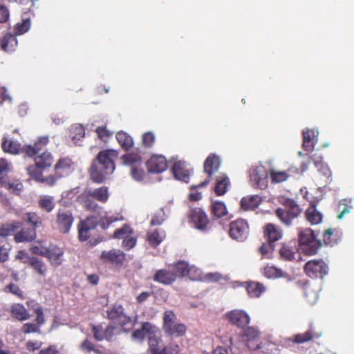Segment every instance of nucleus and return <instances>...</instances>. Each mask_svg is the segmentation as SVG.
Listing matches in <instances>:
<instances>
[{
  "label": "nucleus",
  "instance_id": "obj_1",
  "mask_svg": "<svg viewBox=\"0 0 354 354\" xmlns=\"http://www.w3.org/2000/svg\"><path fill=\"white\" fill-rule=\"evenodd\" d=\"M115 150L100 152L90 168L91 179L97 183L103 182L115 170L114 160L118 157Z\"/></svg>",
  "mask_w": 354,
  "mask_h": 354
},
{
  "label": "nucleus",
  "instance_id": "obj_2",
  "mask_svg": "<svg viewBox=\"0 0 354 354\" xmlns=\"http://www.w3.org/2000/svg\"><path fill=\"white\" fill-rule=\"evenodd\" d=\"M48 142V138L47 136L39 138L33 145H26L24 147H21V145L15 140H5L2 142V148L4 151L12 154L24 153L26 156L32 157L37 155L39 151L42 150Z\"/></svg>",
  "mask_w": 354,
  "mask_h": 354
},
{
  "label": "nucleus",
  "instance_id": "obj_3",
  "mask_svg": "<svg viewBox=\"0 0 354 354\" xmlns=\"http://www.w3.org/2000/svg\"><path fill=\"white\" fill-rule=\"evenodd\" d=\"M279 201L283 204L287 209L278 208L276 210V216L282 223L286 225H290L292 220L300 214L301 209L292 199L281 196L279 198Z\"/></svg>",
  "mask_w": 354,
  "mask_h": 354
},
{
  "label": "nucleus",
  "instance_id": "obj_4",
  "mask_svg": "<svg viewBox=\"0 0 354 354\" xmlns=\"http://www.w3.org/2000/svg\"><path fill=\"white\" fill-rule=\"evenodd\" d=\"M90 198L105 203L109 198L108 187H101L95 189H86L79 196L80 202L86 209L95 210L97 205Z\"/></svg>",
  "mask_w": 354,
  "mask_h": 354
},
{
  "label": "nucleus",
  "instance_id": "obj_5",
  "mask_svg": "<svg viewBox=\"0 0 354 354\" xmlns=\"http://www.w3.org/2000/svg\"><path fill=\"white\" fill-rule=\"evenodd\" d=\"M320 246L321 243L312 230L306 228L299 231V250L302 252L309 256L315 255Z\"/></svg>",
  "mask_w": 354,
  "mask_h": 354
},
{
  "label": "nucleus",
  "instance_id": "obj_6",
  "mask_svg": "<svg viewBox=\"0 0 354 354\" xmlns=\"http://www.w3.org/2000/svg\"><path fill=\"white\" fill-rule=\"evenodd\" d=\"M176 316L171 311H167L164 314L163 328L169 335L180 337L185 334V326L175 321Z\"/></svg>",
  "mask_w": 354,
  "mask_h": 354
},
{
  "label": "nucleus",
  "instance_id": "obj_7",
  "mask_svg": "<svg viewBox=\"0 0 354 354\" xmlns=\"http://www.w3.org/2000/svg\"><path fill=\"white\" fill-rule=\"evenodd\" d=\"M305 272L312 278L321 277L328 274V267L322 259L311 260L305 264Z\"/></svg>",
  "mask_w": 354,
  "mask_h": 354
},
{
  "label": "nucleus",
  "instance_id": "obj_8",
  "mask_svg": "<svg viewBox=\"0 0 354 354\" xmlns=\"http://www.w3.org/2000/svg\"><path fill=\"white\" fill-rule=\"evenodd\" d=\"M248 224L245 220L239 219L231 223L230 234L232 239L243 241L248 237Z\"/></svg>",
  "mask_w": 354,
  "mask_h": 354
},
{
  "label": "nucleus",
  "instance_id": "obj_9",
  "mask_svg": "<svg viewBox=\"0 0 354 354\" xmlns=\"http://www.w3.org/2000/svg\"><path fill=\"white\" fill-rule=\"evenodd\" d=\"M107 316L110 319L115 320L122 327L129 324L131 327L133 326L131 317L124 313V309L121 305H114L107 311Z\"/></svg>",
  "mask_w": 354,
  "mask_h": 354
},
{
  "label": "nucleus",
  "instance_id": "obj_10",
  "mask_svg": "<svg viewBox=\"0 0 354 354\" xmlns=\"http://www.w3.org/2000/svg\"><path fill=\"white\" fill-rule=\"evenodd\" d=\"M73 222V217L69 210L59 209L57 214V223L61 232L63 233L68 232Z\"/></svg>",
  "mask_w": 354,
  "mask_h": 354
},
{
  "label": "nucleus",
  "instance_id": "obj_11",
  "mask_svg": "<svg viewBox=\"0 0 354 354\" xmlns=\"http://www.w3.org/2000/svg\"><path fill=\"white\" fill-rule=\"evenodd\" d=\"M226 317L232 324L240 328L248 325L250 320L248 313L241 310H233L226 314Z\"/></svg>",
  "mask_w": 354,
  "mask_h": 354
},
{
  "label": "nucleus",
  "instance_id": "obj_12",
  "mask_svg": "<svg viewBox=\"0 0 354 354\" xmlns=\"http://www.w3.org/2000/svg\"><path fill=\"white\" fill-rule=\"evenodd\" d=\"M251 180L259 189H263L268 186L267 174L263 166L254 168L250 174Z\"/></svg>",
  "mask_w": 354,
  "mask_h": 354
},
{
  "label": "nucleus",
  "instance_id": "obj_13",
  "mask_svg": "<svg viewBox=\"0 0 354 354\" xmlns=\"http://www.w3.org/2000/svg\"><path fill=\"white\" fill-rule=\"evenodd\" d=\"M148 171L150 173H161L167 167V162L162 156H153L147 162Z\"/></svg>",
  "mask_w": 354,
  "mask_h": 354
},
{
  "label": "nucleus",
  "instance_id": "obj_14",
  "mask_svg": "<svg viewBox=\"0 0 354 354\" xmlns=\"http://www.w3.org/2000/svg\"><path fill=\"white\" fill-rule=\"evenodd\" d=\"M100 260L106 263L120 264L124 259V254L119 250L103 251L100 257Z\"/></svg>",
  "mask_w": 354,
  "mask_h": 354
},
{
  "label": "nucleus",
  "instance_id": "obj_15",
  "mask_svg": "<svg viewBox=\"0 0 354 354\" xmlns=\"http://www.w3.org/2000/svg\"><path fill=\"white\" fill-rule=\"evenodd\" d=\"M245 341L249 349L256 350L260 347L259 332L254 327H248L244 332Z\"/></svg>",
  "mask_w": 354,
  "mask_h": 354
},
{
  "label": "nucleus",
  "instance_id": "obj_16",
  "mask_svg": "<svg viewBox=\"0 0 354 354\" xmlns=\"http://www.w3.org/2000/svg\"><path fill=\"white\" fill-rule=\"evenodd\" d=\"M157 327L149 322H145L142 325L140 329L136 330L131 335L132 339L136 342H141L145 336L148 337L151 335L156 333Z\"/></svg>",
  "mask_w": 354,
  "mask_h": 354
},
{
  "label": "nucleus",
  "instance_id": "obj_17",
  "mask_svg": "<svg viewBox=\"0 0 354 354\" xmlns=\"http://www.w3.org/2000/svg\"><path fill=\"white\" fill-rule=\"evenodd\" d=\"M302 134L304 149L306 151L312 150L317 142L319 131L313 129H306Z\"/></svg>",
  "mask_w": 354,
  "mask_h": 354
},
{
  "label": "nucleus",
  "instance_id": "obj_18",
  "mask_svg": "<svg viewBox=\"0 0 354 354\" xmlns=\"http://www.w3.org/2000/svg\"><path fill=\"white\" fill-rule=\"evenodd\" d=\"M176 278V274H174L173 270L169 268V269H161L156 271L153 276V280L165 284L169 285L172 283Z\"/></svg>",
  "mask_w": 354,
  "mask_h": 354
},
{
  "label": "nucleus",
  "instance_id": "obj_19",
  "mask_svg": "<svg viewBox=\"0 0 354 354\" xmlns=\"http://www.w3.org/2000/svg\"><path fill=\"white\" fill-rule=\"evenodd\" d=\"M190 216L197 229L201 230L205 229L208 224V218L206 214L201 209L195 208L192 209Z\"/></svg>",
  "mask_w": 354,
  "mask_h": 354
},
{
  "label": "nucleus",
  "instance_id": "obj_20",
  "mask_svg": "<svg viewBox=\"0 0 354 354\" xmlns=\"http://www.w3.org/2000/svg\"><path fill=\"white\" fill-rule=\"evenodd\" d=\"M172 172L175 178L185 183L188 181L190 176L189 169L183 161L176 162L172 167Z\"/></svg>",
  "mask_w": 354,
  "mask_h": 354
},
{
  "label": "nucleus",
  "instance_id": "obj_21",
  "mask_svg": "<svg viewBox=\"0 0 354 354\" xmlns=\"http://www.w3.org/2000/svg\"><path fill=\"white\" fill-rule=\"evenodd\" d=\"M98 219L97 218H88L82 221L79 226V238L81 241H86L88 238V231L95 227Z\"/></svg>",
  "mask_w": 354,
  "mask_h": 354
},
{
  "label": "nucleus",
  "instance_id": "obj_22",
  "mask_svg": "<svg viewBox=\"0 0 354 354\" xmlns=\"http://www.w3.org/2000/svg\"><path fill=\"white\" fill-rule=\"evenodd\" d=\"M56 174L59 177L69 174L73 170V163L69 158H60L55 166Z\"/></svg>",
  "mask_w": 354,
  "mask_h": 354
},
{
  "label": "nucleus",
  "instance_id": "obj_23",
  "mask_svg": "<svg viewBox=\"0 0 354 354\" xmlns=\"http://www.w3.org/2000/svg\"><path fill=\"white\" fill-rule=\"evenodd\" d=\"M165 237V232L162 230H150L147 234V240L152 247H157Z\"/></svg>",
  "mask_w": 354,
  "mask_h": 354
},
{
  "label": "nucleus",
  "instance_id": "obj_24",
  "mask_svg": "<svg viewBox=\"0 0 354 354\" xmlns=\"http://www.w3.org/2000/svg\"><path fill=\"white\" fill-rule=\"evenodd\" d=\"M221 165V160L215 154H210L206 159L204 164V171L211 176L216 171Z\"/></svg>",
  "mask_w": 354,
  "mask_h": 354
},
{
  "label": "nucleus",
  "instance_id": "obj_25",
  "mask_svg": "<svg viewBox=\"0 0 354 354\" xmlns=\"http://www.w3.org/2000/svg\"><path fill=\"white\" fill-rule=\"evenodd\" d=\"M261 202V198L258 195L243 197L241 201V207L244 210H253L257 208Z\"/></svg>",
  "mask_w": 354,
  "mask_h": 354
},
{
  "label": "nucleus",
  "instance_id": "obj_26",
  "mask_svg": "<svg viewBox=\"0 0 354 354\" xmlns=\"http://www.w3.org/2000/svg\"><path fill=\"white\" fill-rule=\"evenodd\" d=\"M265 234L268 241L273 243L281 239L283 232L278 226L269 223L266 227Z\"/></svg>",
  "mask_w": 354,
  "mask_h": 354
},
{
  "label": "nucleus",
  "instance_id": "obj_27",
  "mask_svg": "<svg viewBox=\"0 0 354 354\" xmlns=\"http://www.w3.org/2000/svg\"><path fill=\"white\" fill-rule=\"evenodd\" d=\"M85 136V129L84 127L80 124H74L71 129V139L75 145H82V139Z\"/></svg>",
  "mask_w": 354,
  "mask_h": 354
},
{
  "label": "nucleus",
  "instance_id": "obj_28",
  "mask_svg": "<svg viewBox=\"0 0 354 354\" xmlns=\"http://www.w3.org/2000/svg\"><path fill=\"white\" fill-rule=\"evenodd\" d=\"M149 352L150 354H160L159 344L161 342L160 334L158 328L156 333L151 334L149 337Z\"/></svg>",
  "mask_w": 354,
  "mask_h": 354
},
{
  "label": "nucleus",
  "instance_id": "obj_29",
  "mask_svg": "<svg viewBox=\"0 0 354 354\" xmlns=\"http://www.w3.org/2000/svg\"><path fill=\"white\" fill-rule=\"evenodd\" d=\"M63 254L64 251L62 249L53 247L50 249H48V253L45 257L50 260L53 266H58L62 263Z\"/></svg>",
  "mask_w": 354,
  "mask_h": 354
},
{
  "label": "nucleus",
  "instance_id": "obj_30",
  "mask_svg": "<svg viewBox=\"0 0 354 354\" xmlns=\"http://www.w3.org/2000/svg\"><path fill=\"white\" fill-rule=\"evenodd\" d=\"M216 185L215 187V192L217 195L221 196L226 193L230 185V182L227 176L222 174L216 177Z\"/></svg>",
  "mask_w": 354,
  "mask_h": 354
},
{
  "label": "nucleus",
  "instance_id": "obj_31",
  "mask_svg": "<svg viewBox=\"0 0 354 354\" xmlns=\"http://www.w3.org/2000/svg\"><path fill=\"white\" fill-rule=\"evenodd\" d=\"M17 46V41L15 35H6L1 41V48L6 52L14 51Z\"/></svg>",
  "mask_w": 354,
  "mask_h": 354
},
{
  "label": "nucleus",
  "instance_id": "obj_32",
  "mask_svg": "<svg viewBox=\"0 0 354 354\" xmlns=\"http://www.w3.org/2000/svg\"><path fill=\"white\" fill-rule=\"evenodd\" d=\"M35 230L23 229L15 235V240L17 243L28 242L35 239Z\"/></svg>",
  "mask_w": 354,
  "mask_h": 354
},
{
  "label": "nucleus",
  "instance_id": "obj_33",
  "mask_svg": "<svg viewBox=\"0 0 354 354\" xmlns=\"http://www.w3.org/2000/svg\"><path fill=\"white\" fill-rule=\"evenodd\" d=\"M29 265L39 276H46L47 272V266L41 260L32 257Z\"/></svg>",
  "mask_w": 354,
  "mask_h": 354
},
{
  "label": "nucleus",
  "instance_id": "obj_34",
  "mask_svg": "<svg viewBox=\"0 0 354 354\" xmlns=\"http://www.w3.org/2000/svg\"><path fill=\"white\" fill-rule=\"evenodd\" d=\"M53 161L52 155L48 152H44L35 158V162L41 168H46L51 166Z\"/></svg>",
  "mask_w": 354,
  "mask_h": 354
},
{
  "label": "nucleus",
  "instance_id": "obj_35",
  "mask_svg": "<svg viewBox=\"0 0 354 354\" xmlns=\"http://www.w3.org/2000/svg\"><path fill=\"white\" fill-rule=\"evenodd\" d=\"M263 274L268 278H280V277H287L288 274L283 272L282 270L279 269L274 266H266L263 268L262 271Z\"/></svg>",
  "mask_w": 354,
  "mask_h": 354
},
{
  "label": "nucleus",
  "instance_id": "obj_36",
  "mask_svg": "<svg viewBox=\"0 0 354 354\" xmlns=\"http://www.w3.org/2000/svg\"><path fill=\"white\" fill-rule=\"evenodd\" d=\"M38 205L41 209L47 212H50L55 207L53 197L47 195L40 196L38 201Z\"/></svg>",
  "mask_w": 354,
  "mask_h": 354
},
{
  "label": "nucleus",
  "instance_id": "obj_37",
  "mask_svg": "<svg viewBox=\"0 0 354 354\" xmlns=\"http://www.w3.org/2000/svg\"><path fill=\"white\" fill-rule=\"evenodd\" d=\"M270 178L272 183H280L287 180L290 176L288 171H279L275 169H271L269 171Z\"/></svg>",
  "mask_w": 354,
  "mask_h": 354
},
{
  "label": "nucleus",
  "instance_id": "obj_38",
  "mask_svg": "<svg viewBox=\"0 0 354 354\" xmlns=\"http://www.w3.org/2000/svg\"><path fill=\"white\" fill-rule=\"evenodd\" d=\"M246 289L250 297H259L266 290L262 284L257 282L248 283Z\"/></svg>",
  "mask_w": 354,
  "mask_h": 354
},
{
  "label": "nucleus",
  "instance_id": "obj_39",
  "mask_svg": "<svg viewBox=\"0 0 354 354\" xmlns=\"http://www.w3.org/2000/svg\"><path fill=\"white\" fill-rule=\"evenodd\" d=\"M212 212L217 218L227 214V209L224 203L221 201H213L212 203Z\"/></svg>",
  "mask_w": 354,
  "mask_h": 354
},
{
  "label": "nucleus",
  "instance_id": "obj_40",
  "mask_svg": "<svg viewBox=\"0 0 354 354\" xmlns=\"http://www.w3.org/2000/svg\"><path fill=\"white\" fill-rule=\"evenodd\" d=\"M11 312L13 316L19 320H26L29 317V314L26 309L23 305L19 304L12 306Z\"/></svg>",
  "mask_w": 354,
  "mask_h": 354
},
{
  "label": "nucleus",
  "instance_id": "obj_41",
  "mask_svg": "<svg viewBox=\"0 0 354 354\" xmlns=\"http://www.w3.org/2000/svg\"><path fill=\"white\" fill-rule=\"evenodd\" d=\"M118 143L126 150L133 145L132 138L124 131H120L116 135Z\"/></svg>",
  "mask_w": 354,
  "mask_h": 354
},
{
  "label": "nucleus",
  "instance_id": "obj_42",
  "mask_svg": "<svg viewBox=\"0 0 354 354\" xmlns=\"http://www.w3.org/2000/svg\"><path fill=\"white\" fill-rule=\"evenodd\" d=\"M250 350L247 343L241 341L234 343L231 339V351L233 354H250Z\"/></svg>",
  "mask_w": 354,
  "mask_h": 354
},
{
  "label": "nucleus",
  "instance_id": "obj_43",
  "mask_svg": "<svg viewBox=\"0 0 354 354\" xmlns=\"http://www.w3.org/2000/svg\"><path fill=\"white\" fill-rule=\"evenodd\" d=\"M315 165L318 168V170L320 173H322L324 176L328 178L331 176V172L324 162H322V157H315V156L312 158Z\"/></svg>",
  "mask_w": 354,
  "mask_h": 354
},
{
  "label": "nucleus",
  "instance_id": "obj_44",
  "mask_svg": "<svg viewBox=\"0 0 354 354\" xmlns=\"http://www.w3.org/2000/svg\"><path fill=\"white\" fill-rule=\"evenodd\" d=\"M306 214L307 220L313 225L319 224L322 220V214L314 207L308 209Z\"/></svg>",
  "mask_w": 354,
  "mask_h": 354
},
{
  "label": "nucleus",
  "instance_id": "obj_45",
  "mask_svg": "<svg viewBox=\"0 0 354 354\" xmlns=\"http://www.w3.org/2000/svg\"><path fill=\"white\" fill-rule=\"evenodd\" d=\"M189 266L185 261H179L174 265L171 270L177 276H187Z\"/></svg>",
  "mask_w": 354,
  "mask_h": 354
},
{
  "label": "nucleus",
  "instance_id": "obj_46",
  "mask_svg": "<svg viewBox=\"0 0 354 354\" xmlns=\"http://www.w3.org/2000/svg\"><path fill=\"white\" fill-rule=\"evenodd\" d=\"M30 28V21L29 18L24 17L21 23L16 24L15 31L17 35H22L29 30Z\"/></svg>",
  "mask_w": 354,
  "mask_h": 354
},
{
  "label": "nucleus",
  "instance_id": "obj_47",
  "mask_svg": "<svg viewBox=\"0 0 354 354\" xmlns=\"http://www.w3.org/2000/svg\"><path fill=\"white\" fill-rule=\"evenodd\" d=\"M187 276H188L190 279L194 281H203L204 279V275L201 270L194 266H189Z\"/></svg>",
  "mask_w": 354,
  "mask_h": 354
},
{
  "label": "nucleus",
  "instance_id": "obj_48",
  "mask_svg": "<svg viewBox=\"0 0 354 354\" xmlns=\"http://www.w3.org/2000/svg\"><path fill=\"white\" fill-rule=\"evenodd\" d=\"M122 160L124 165L133 166L140 162L141 157L137 153H131L123 156Z\"/></svg>",
  "mask_w": 354,
  "mask_h": 354
},
{
  "label": "nucleus",
  "instance_id": "obj_49",
  "mask_svg": "<svg viewBox=\"0 0 354 354\" xmlns=\"http://www.w3.org/2000/svg\"><path fill=\"white\" fill-rule=\"evenodd\" d=\"M2 185H3L6 188H8L10 192L15 193L16 194H19L20 192L23 189L22 183L18 180H14L12 182H1Z\"/></svg>",
  "mask_w": 354,
  "mask_h": 354
},
{
  "label": "nucleus",
  "instance_id": "obj_50",
  "mask_svg": "<svg viewBox=\"0 0 354 354\" xmlns=\"http://www.w3.org/2000/svg\"><path fill=\"white\" fill-rule=\"evenodd\" d=\"M281 257L285 260L292 261L295 257V249L289 245H283L280 249Z\"/></svg>",
  "mask_w": 354,
  "mask_h": 354
},
{
  "label": "nucleus",
  "instance_id": "obj_51",
  "mask_svg": "<svg viewBox=\"0 0 354 354\" xmlns=\"http://www.w3.org/2000/svg\"><path fill=\"white\" fill-rule=\"evenodd\" d=\"M305 296L308 301L311 304H315L319 299L317 291L308 286L305 288Z\"/></svg>",
  "mask_w": 354,
  "mask_h": 354
},
{
  "label": "nucleus",
  "instance_id": "obj_52",
  "mask_svg": "<svg viewBox=\"0 0 354 354\" xmlns=\"http://www.w3.org/2000/svg\"><path fill=\"white\" fill-rule=\"evenodd\" d=\"M30 251L35 254L45 257L48 253V248L44 246L41 243L37 242L31 245Z\"/></svg>",
  "mask_w": 354,
  "mask_h": 354
},
{
  "label": "nucleus",
  "instance_id": "obj_53",
  "mask_svg": "<svg viewBox=\"0 0 354 354\" xmlns=\"http://www.w3.org/2000/svg\"><path fill=\"white\" fill-rule=\"evenodd\" d=\"M120 220H122V217L121 216H119V215H116V216H104V217L101 218L100 221L101 223L102 227L103 228H106L112 223H113L115 221H120Z\"/></svg>",
  "mask_w": 354,
  "mask_h": 354
},
{
  "label": "nucleus",
  "instance_id": "obj_54",
  "mask_svg": "<svg viewBox=\"0 0 354 354\" xmlns=\"http://www.w3.org/2000/svg\"><path fill=\"white\" fill-rule=\"evenodd\" d=\"M39 167L35 164V165L29 166L27 168V171L30 176L36 180H42L41 179V171L39 169Z\"/></svg>",
  "mask_w": 354,
  "mask_h": 354
},
{
  "label": "nucleus",
  "instance_id": "obj_55",
  "mask_svg": "<svg viewBox=\"0 0 354 354\" xmlns=\"http://www.w3.org/2000/svg\"><path fill=\"white\" fill-rule=\"evenodd\" d=\"M131 233V230L128 225H124L123 227L117 230L114 232V238L115 239H126L128 238L129 236Z\"/></svg>",
  "mask_w": 354,
  "mask_h": 354
},
{
  "label": "nucleus",
  "instance_id": "obj_56",
  "mask_svg": "<svg viewBox=\"0 0 354 354\" xmlns=\"http://www.w3.org/2000/svg\"><path fill=\"white\" fill-rule=\"evenodd\" d=\"M24 219L32 224L35 228L38 227L41 223L40 218L36 213H27Z\"/></svg>",
  "mask_w": 354,
  "mask_h": 354
},
{
  "label": "nucleus",
  "instance_id": "obj_57",
  "mask_svg": "<svg viewBox=\"0 0 354 354\" xmlns=\"http://www.w3.org/2000/svg\"><path fill=\"white\" fill-rule=\"evenodd\" d=\"M165 212L161 209L154 214L150 222L151 225H160L165 221Z\"/></svg>",
  "mask_w": 354,
  "mask_h": 354
},
{
  "label": "nucleus",
  "instance_id": "obj_58",
  "mask_svg": "<svg viewBox=\"0 0 354 354\" xmlns=\"http://www.w3.org/2000/svg\"><path fill=\"white\" fill-rule=\"evenodd\" d=\"M272 242L263 243L261 247L259 249V251L262 256L266 257V258H270L271 257V253L273 250V244Z\"/></svg>",
  "mask_w": 354,
  "mask_h": 354
},
{
  "label": "nucleus",
  "instance_id": "obj_59",
  "mask_svg": "<svg viewBox=\"0 0 354 354\" xmlns=\"http://www.w3.org/2000/svg\"><path fill=\"white\" fill-rule=\"evenodd\" d=\"M6 290L12 294L17 295L19 298H24L23 292L21 290L19 286L15 283H10L6 286Z\"/></svg>",
  "mask_w": 354,
  "mask_h": 354
},
{
  "label": "nucleus",
  "instance_id": "obj_60",
  "mask_svg": "<svg viewBox=\"0 0 354 354\" xmlns=\"http://www.w3.org/2000/svg\"><path fill=\"white\" fill-rule=\"evenodd\" d=\"M93 332L95 338L98 341L107 338V335L104 333L102 326H93Z\"/></svg>",
  "mask_w": 354,
  "mask_h": 354
},
{
  "label": "nucleus",
  "instance_id": "obj_61",
  "mask_svg": "<svg viewBox=\"0 0 354 354\" xmlns=\"http://www.w3.org/2000/svg\"><path fill=\"white\" fill-rule=\"evenodd\" d=\"M12 102V98L7 93V91L4 87H0V104H10Z\"/></svg>",
  "mask_w": 354,
  "mask_h": 354
},
{
  "label": "nucleus",
  "instance_id": "obj_62",
  "mask_svg": "<svg viewBox=\"0 0 354 354\" xmlns=\"http://www.w3.org/2000/svg\"><path fill=\"white\" fill-rule=\"evenodd\" d=\"M312 334L310 332L308 331L304 334H299L295 335V342L297 343H304L305 342L309 341L312 339Z\"/></svg>",
  "mask_w": 354,
  "mask_h": 354
},
{
  "label": "nucleus",
  "instance_id": "obj_63",
  "mask_svg": "<svg viewBox=\"0 0 354 354\" xmlns=\"http://www.w3.org/2000/svg\"><path fill=\"white\" fill-rule=\"evenodd\" d=\"M179 347L176 344H170L160 351V354H178Z\"/></svg>",
  "mask_w": 354,
  "mask_h": 354
},
{
  "label": "nucleus",
  "instance_id": "obj_64",
  "mask_svg": "<svg viewBox=\"0 0 354 354\" xmlns=\"http://www.w3.org/2000/svg\"><path fill=\"white\" fill-rule=\"evenodd\" d=\"M131 174L132 177L136 180L137 181H140L143 179L144 177V171L142 169H140L137 167H132L131 170Z\"/></svg>",
  "mask_w": 354,
  "mask_h": 354
}]
</instances>
